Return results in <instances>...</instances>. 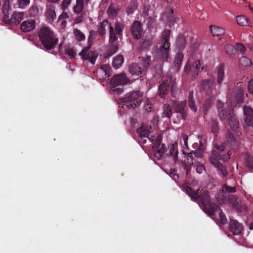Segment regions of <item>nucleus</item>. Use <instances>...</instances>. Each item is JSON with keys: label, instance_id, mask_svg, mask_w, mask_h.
Segmentation results:
<instances>
[{"label": "nucleus", "instance_id": "obj_1", "mask_svg": "<svg viewBox=\"0 0 253 253\" xmlns=\"http://www.w3.org/2000/svg\"><path fill=\"white\" fill-rule=\"evenodd\" d=\"M239 142L233 135L231 130H228L226 136V141L221 145H216V150H213L209 160L220 173V175L225 177L228 175V172L225 166L219 161L227 162L230 158L231 152L228 150V148L235 151L238 148Z\"/></svg>", "mask_w": 253, "mask_h": 253}, {"label": "nucleus", "instance_id": "obj_2", "mask_svg": "<svg viewBox=\"0 0 253 253\" xmlns=\"http://www.w3.org/2000/svg\"><path fill=\"white\" fill-rule=\"evenodd\" d=\"M184 188L187 195L197 202L207 214L212 209L213 206L216 205L211 203L210 193L207 190L198 189L194 191L188 186H184Z\"/></svg>", "mask_w": 253, "mask_h": 253}, {"label": "nucleus", "instance_id": "obj_3", "mask_svg": "<svg viewBox=\"0 0 253 253\" xmlns=\"http://www.w3.org/2000/svg\"><path fill=\"white\" fill-rule=\"evenodd\" d=\"M39 41L46 51L54 49L58 43V39L54 32L47 26L42 27L38 32Z\"/></svg>", "mask_w": 253, "mask_h": 253}, {"label": "nucleus", "instance_id": "obj_4", "mask_svg": "<svg viewBox=\"0 0 253 253\" xmlns=\"http://www.w3.org/2000/svg\"><path fill=\"white\" fill-rule=\"evenodd\" d=\"M170 30L165 29L162 33L160 46L156 51L157 57L162 62H167L169 57V42Z\"/></svg>", "mask_w": 253, "mask_h": 253}, {"label": "nucleus", "instance_id": "obj_5", "mask_svg": "<svg viewBox=\"0 0 253 253\" xmlns=\"http://www.w3.org/2000/svg\"><path fill=\"white\" fill-rule=\"evenodd\" d=\"M218 115L222 121L228 122L231 130L236 132L239 128V121L233 112L231 107L229 106L218 111Z\"/></svg>", "mask_w": 253, "mask_h": 253}, {"label": "nucleus", "instance_id": "obj_6", "mask_svg": "<svg viewBox=\"0 0 253 253\" xmlns=\"http://www.w3.org/2000/svg\"><path fill=\"white\" fill-rule=\"evenodd\" d=\"M143 96V92L137 90L129 92L125 95V96L121 98V102L123 103L122 108H124L126 106L128 108H135L141 103L140 97Z\"/></svg>", "mask_w": 253, "mask_h": 253}, {"label": "nucleus", "instance_id": "obj_7", "mask_svg": "<svg viewBox=\"0 0 253 253\" xmlns=\"http://www.w3.org/2000/svg\"><path fill=\"white\" fill-rule=\"evenodd\" d=\"M204 153V146L202 143H200V145L198 149L195 151H193L187 154V162H185L184 169H186V174H188L190 170V166L193 165L195 158H202Z\"/></svg>", "mask_w": 253, "mask_h": 253}, {"label": "nucleus", "instance_id": "obj_8", "mask_svg": "<svg viewBox=\"0 0 253 253\" xmlns=\"http://www.w3.org/2000/svg\"><path fill=\"white\" fill-rule=\"evenodd\" d=\"M118 40V37L116 36L114 28L110 26L109 30V47L107 51V56L109 57L116 53L118 50V44L115 42Z\"/></svg>", "mask_w": 253, "mask_h": 253}, {"label": "nucleus", "instance_id": "obj_9", "mask_svg": "<svg viewBox=\"0 0 253 253\" xmlns=\"http://www.w3.org/2000/svg\"><path fill=\"white\" fill-rule=\"evenodd\" d=\"M161 141V137L157 136L152 148L154 156L159 160L162 158L166 151L165 144L162 143Z\"/></svg>", "mask_w": 253, "mask_h": 253}, {"label": "nucleus", "instance_id": "obj_10", "mask_svg": "<svg viewBox=\"0 0 253 253\" xmlns=\"http://www.w3.org/2000/svg\"><path fill=\"white\" fill-rule=\"evenodd\" d=\"M200 67V61L195 60L193 58H190L185 66L184 72L187 74H191L193 76H197L198 74Z\"/></svg>", "mask_w": 253, "mask_h": 253}, {"label": "nucleus", "instance_id": "obj_11", "mask_svg": "<svg viewBox=\"0 0 253 253\" xmlns=\"http://www.w3.org/2000/svg\"><path fill=\"white\" fill-rule=\"evenodd\" d=\"M172 81V76L168 74L159 86V95L161 98H164L169 92Z\"/></svg>", "mask_w": 253, "mask_h": 253}, {"label": "nucleus", "instance_id": "obj_12", "mask_svg": "<svg viewBox=\"0 0 253 253\" xmlns=\"http://www.w3.org/2000/svg\"><path fill=\"white\" fill-rule=\"evenodd\" d=\"M186 105L187 102L186 100L182 101H174L171 104V107L174 110L175 113L180 114L182 118L185 119L187 116Z\"/></svg>", "mask_w": 253, "mask_h": 253}, {"label": "nucleus", "instance_id": "obj_13", "mask_svg": "<svg viewBox=\"0 0 253 253\" xmlns=\"http://www.w3.org/2000/svg\"><path fill=\"white\" fill-rule=\"evenodd\" d=\"M207 214L209 216L211 217L212 216L216 217L218 220L222 224H225L227 223V220L225 215L219 206L217 205L213 206L212 209Z\"/></svg>", "mask_w": 253, "mask_h": 253}, {"label": "nucleus", "instance_id": "obj_14", "mask_svg": "<svg viewBox=\"0 0 253 253\" xmlns=\"http://www.w3.org/2000/svg\"><path fill=\"white\" fill-rule=\"evenodd\" d=\"M236 192L235 187H230L226 184L222 185L221 189L218 191L216 198L218 201H220L227 198L230 193H234Z\"/></svg>", "mask_w": 253, "mask_h": 253}, {"label": "nucleus", "instance_id": "obj_15", "mask_svg": "<svg viewBox=\"0 0 253 253\" xmlns=\"http://www.w3.org/2000/svg\"><path fill=\"white\" fill-rule=\"evenodd\" d=\"M244 99V91L241 88L234 89L230 95V104L233 106L242 103Z\"/></svg>", "mask_w": 253, "mask_h": 253}, {"label": "nucleus", "instance_id": "obj_16", "mask_svg": "<svg viewBox=\"0 0 253 253\" xmlns=\"http://www.w3.org/2000/svg\"><path fill=\"white\" fill-rule=\"evenodd\" d=\"M137 133L140 137L141 141L143 144H145L147 142V138L149 139L151 142L153 139L151 137H149L150 130L148 126L144 124H142L141 126L137 128L136 131Z\"/></svg>", "mask_w": 253, "mask_h": 253}, {"label": "nucleus", "instance_id": "obj_17", "mask_svg": "<svg viewBox=\"0 0 253 253\" xmlns=\"http://www.w3.org/2000/svg\"><path fill=\"white\" fill-rule=\"evenodd\" d=\"M220 202L223 203H228L232 208L239 212L242 211V206L240 200L234 195H228V197Z\"/></svg>", "mask_w": 253, "mask_h": 253}, {"label": "nucleus", "instance_id": "obj_18", "mask_svg": "<svg viewBox=\"0 0 253 253\" xmlns=\"http://www.w3.org/2000/svg\"><path fill=\"white\" fill-rule=\"evenodd\" d=\"M89 47L84 48L80 55L84 59L88 60L92 64H94L98 56V53L96 51H89Z\"/></svg>", "mask_w": 253, "mask_h": 253}, {"label": "nucleus", "instance_id": "obj_19", "mask_svg": "<svg viewBox=\"0 0 253 253\" xmlns=\"http://www.w3.org/2000/svg\"><path fill=\"white\" fill-rule=\"evenodd\" d=\"M214 84V80L208 79L203 80L201 83V88L208 95H211L213 92V87Z\"/></svg>", "mask_w": 253, "mask_h": 253}, {"label": "nucleus", "instance_id": "obj_20", "mask_svg": "<svg viewBox=\"0 0 253 253\" xmlns=\"http://www.w3.org/2000/svg\"><path fill=\"white\" fill-rule=\"evenodd\" d=\"M129 80L124 74L115 75L111 80L110 84L112 86L122 85L126 84Z\"/></svg>", "mask_w": 253, "mask_h": 253}, {"label": "nucleus", "instance_id": "obj_21", "mask_svg": "<svg viewBox=\"0 0 253 253\" xmlns=\"http://www.w3.org/2000/svg\"><path fill=\"white\" fill-rule=\"evenodd\" d=\"M229 230L234 235H240L243 230V225L237 220L231 219L229 223Z\"/></svg>", "mask_w": 253, "mask_h": 253}, {"label": "nucleus", "instance_id": "obj_22", "mask_svg": "<svg viewBox=\"0 0 253 253\" xmlns=\"http://www.w3.org/2000/svg\"><path fill=\"white\" fill-rule=\"evenodd\" d=\"M131 32L132 36L135 39H139L141 37L142 29L141 23L137 20L135 21L131 26Z\"/></svg>", "mask_w": 253, "mask_h": 253}, {"label": "nucleus", "instance_id": "obj_23", "mask_svg": "<svg viewBox=\"0 0 253 253\" xmlns=\"http://www.w3.org/2000/svg\"><path fill=\"white\" fill-rule=\"evenodd\" d=\"M35 20L28 19L23 21L20 26V29L23 32H29L33 30L35 27Z\"/></svg>", "mask_w": 253, "mask_h": 253}, {"label": "nucleus", "instance_id": "obj_24", "mask_svg": "<svg viewBox=\"0 0 253 253\" xmlns=\"http://www.w3.org/2000/svg\"><path fill=\"white\" fill-rule=\"evenodd\" d=\"M244 112L246 117V123L249 126H253V111L249 107H245Z\"/></svg>", "mask_w": 253, "mask_h": 253}, {"label": "nucleus", "instance_id": "obj_25", "mask_svg": "<svg viewBox=\"0 0 253 253\" xmlns=\"http://www.w3.org/2000/svg\"><path fill=\"white\" fill-rule=\"evenodd\" d=\"M184 55L182 53L179 52L176 55L173 64V68L175 71H179L181 65Z\"/></svg>", "mask_w": 253, "mask_h": 253}, {"label": "nucleus", "instance_id": "obj_26", "mask_svg": "<svg viewBox=\"0 0 253 253\" xmlns=\"http://www.w3.org/2000/svg\"><path fill=\"white\" fill-rule=\"evenodd\" d=\"M111 68L109 65H102L99 70L97 71V74H104V75L102 76L103 79H105L111 76Z\"/></svg>", "mask_w": 253, "mask_h": 253}, {"label": "nucleus", "instance_id": "obj_27", "mask_svg": "<svg viewBox=\"0 0 253 253\" xmlns=\"http://www.w3.org/2000/svg\"><path fill=\"white\" fill-rule=\"evenodd\" d=\"M169 155L173 157L174 161H176L178 160V154L177 143L169 145Z\"/></svg>", "mask_w": 253, "mask_h": 253}, {"label": "nucleus", "instance_id": "obj_28", "mask_svg": "<svg viewBox=\"0 0 253 253\" xmlns=\"http://www.w3.org/2000/svg\"><path fill=\"white\" fill-rule=\"evenodd\" d=\"M186 45V39L183 35H179L176 41L175 46L179 50H183Z\"/></svg>", "mask_w": 253, "mask_h": 253}, {"label": "nucleus", "instance_id": "obj_29", "mask_svg": "<svg viewBox=\"0 0 253 253\" xmlns=\"http://www.w3.org/2000/svg\"><path fill=\"white\" fill-rule=\"evenodd\" d=\"M224 64H221L218 67L217 72V82L219 85L222 84L224 78Z\"/></svg>", "mask_w": 253, "mask_h": 253}, {"label": "nucleus", "instance_id": "obj_30", "mask_svg": "<svg viewBox=\"0 0 253 253\" xmlns=\"http://www.w3.org/2000/svg\"><path fill=\"white\" fill-rule=\"evenodd\" d=\"M129 72L132 75L139 76L142 73L141 68L136 63H132L129 67Z\"/></svg>", "mask_w": 253, "mask_h": 253}, {"label": "nucleus", "instance_id": "obj_31", "mask_svg": "<svg viewBox=\"0 0 253 253\" xmlns=\"http://www.w3.org/2000/svg\"><path fill=\"white\" fill-rule=\"evenodd\" d=\"M210 30L213 36H220L225 33V30L223 28L214 25L211 26Z\"/></svg>", "mask_w": 253, "mask_h": 253}, {"label": "nucleus", "instance_id": "obj_32", "mask_svg": "<svg viewBox=\"0 0 253 253\" xmlns=\"http://www.w3.org/2000/svg\"><path fill=\"white\" fill-rule=\"evenodd\" d=\"M170 92L172 97L176 98L179 94L180 91L177 87L175 79L172 77L171 83H170Z\"/></svg>", "mask_w": 253, "mask_h": 253}, {"label": "nucleus", "instance_id": "obj_33", "mask_svg": "<svg viewBox=\"0 0 253 253\" xmlns=\"http://www.w3.org/2000/svg\"><path fill=\"white\" fill-rule=\"evenodd\" d=\"M245 165L250 169H253V156L248 153L245 154Z\"/></svg>", "mask_w": 253, "mask_h": 253}, {"label": "nucleus", "instance_id": "obj_34", "mask_svg": "<svg viewBox=\"0 0 253 253\" xmlns=\"http://www.w3.org/2000/svg\"><path fill=\"white\" fill-rule=\"evenodd\" d=\"M111 25H109L108 22L106 19H105L100 22L99 25L98 32L99 35L103 36L106 34V27H109L110 28Z\"/></svg>", "mask_w": 253, "mask_h": 253}, {"label": "nucleus", "instance_id": "obj_35", "mask_svg": "<svg viewBox=\"0 0 253 253\" xmlns=\"http://www.w3.org/2000/svg\"><path fill=\"white\" fill-rule=\"evenodd\" d=\"M252 64L251 60L246 56H243L239 60V65L242 68L250 67Z\"/></svg>", "mask_w": 253, "mask_h": 253}, {"label": "nucleus", "instance_id": "obj_36", "mask_svg": "<svg viewBox=\"0 0 253 253\" xmlns=\"http://www.w3.org/2000/svg\"><path fill=\"white\" fill-rule=\"evenodd\" d=\"M124 57L121 55H117L115 58H114L112 65L113 66L116 68H119L124 62Z\"/></svg>", "mask_w": 253, "mask_h": 253}, {"label": "nucleus", "instance_id": "obj_37", "mask_svg": "<svg viewBox=\"0 0 253 253\" xmlns=\"http://www.w3.org/2000/svg\"><path fill=\"white\" fill-rule=\"evenodd\" d=\"M188 105L191 110L194 112L197 111V107L195 105V101L193 98V91H190L189 92L188 98Z\"/></svg>", "mask_w": 253, "mask_h": 253}, {"label": "nucleus", "instance_id": "obj_38", "mask_svg": "<svg viewBox=\"0 0 253 253\" xmlns=\"http://www.w3.org/2000/svg\"><path fill=\"white\" fill-rule=\"evenodd\" d=\"M9 10V0H5L2 6V12L4 19L8 18Z\"/></svg>", "mask_w": 253, "mask_h": 253}, {"label": "nucleus", "instance_id": "obj_39", "mask_svg": "<svg viewBox=\"0 0 253 253\" xmlns=\"http://www.w3.org/2000/svg\"><path fill=\"white\" fill-rule=\"evenodd\" d=\"M236 22L241 26H248V19L244 15H238L236 17Z\"/></svg>", "mask_w": 253, "mask_h": 253}, {"label": "nucleus", "instance_id": "obj_40", "mask_svg": "<svg viewBox=\"0 0 253 253\" xmlns=\"http://www.w3.org/2000/svg\"><path fill=\"white\" fill-rule=\"evenodd\" d=\"M137 7V3L136 1H131L129 5L126 8V12L127 14H130L133 13Z\"/></svg>", "mask_w": 253, "mask_h": 253}, {"label": "nucleus", "instance_id": "obj_41", "mask_svg": "<svg viewBox=\"0 0 253 253\" xmlns=\"http://www.w3.org/2000/svg\"><path fill=\"white\" fill-rule=\"evenodd\" d=\"M23 17V14L21 12H14L11 18V21L15 24H18L22 20Z\"/></svg>", "mask_w": 253, "mask_h": 253}, {"label": "nucleus", "instance_id": "obj_42", "mask_svg": "<svg viewBox=\"0 0 253 253\" xmlns=\"http://www.w3.org/2000/svg\"><path fill=\"white\" fill-rule=\"evenodd\" d=\"M84 0H77L76 4L74 7V11L79 14L82 12L84 8Z\"/></svg>", "mask_w": 253, "mask_h": 253}, {"label": "nucleus", "instance_id": "obj_43", "mask_svg": "<svg viewBox=\"0 0 253 253\" xmlns=\"http://www.w3.org/2000/svg\"><path fill=\"white\" fill-rule=\"evenodd\" d=\"M124 29V26L123 24L116 22L115 24V34L116 35H122Z\"/></svg>", "mask_w": 253, "mask_h": 253}, {"label": "nucleus", "instance_id": "obj_44", "mask_svg": "<svg viewBox=\"0 0 253 253\" xmlns=\"http://www.w3.org/2000/svg\"><path fill=\"white\" fill-rule=\"evenodd\" d=\"M212 103L213 101L211 97H210L209 98L205 100L204 103L203 104V110L204 111L205 114L207 113L208 110L211 107Z\"/></svg>", "mask_w": 253, "mask_h": 253}, {"label": "nucleus", "instance_id": "obj_45", "mask_svg": "<svg viewBox=\"0 0 253 253\" xmlns=\"http://www.w3.org/2000/svg\"><path fill=\"white\" fill-rule=\"evenodd\" d=\"M74 34L76 39L78 41H83L85 40V37L84 34L78 29L74 30Z\"/></svg>", "mask_w": 253, "mask_h": 253}, {"label": "nucleus", "instance_id": "obj_46", "mask_svg": "<svg viewBox=\"0 0 253 253\" xmlns=\"http://www.w3.org/2000/svg\"><path fill=\"white\" fill-rule=\"evenodd\" d=\"M171 107L169 104H165L163 112V115L168 118H170L171 116Z\"/></svg>", "mask_w": 253, "mask_h": 253}, {"label": "nucleus", "instance_id": "obj_47", "mask_svg": "<svg viewBox=\"0 0 253 253\" xmlns=\"http://www.w3.org/2000/svg\"><path fill=\"white\" fill-rule=\"evenodd\" d=\"M211 130L212 133H216L218 130V123L217 121L211 120L210 122Z\"/></svg>", "mask_w": 253, "mask_h": 253}, {"label": "nucleus", "instance_id": "obj_48", "mask_svg": "<svg viewBox=\"0 0 253 253\" xmlns=\"http://www.w3.org/2000/svg\"><path fill=\"white\" fill-rule=\"evenodd\" d=\"M173 10L172 9H170L169 12L165 13V15L168 17V21L169 25L173 24L174 23V18L173 16Z\"/></svg>", "mask_w": 253, "mask_h": 253}, {"label": "nucleus", "instance_id": "obj_49", "mask_svg": "<svg viewBox=\"0 0 253 253\" xmlns=\"http://www.w3.org/2000/svg\"><path fill=\"white\" fill-rule=\"evenodd\" d=\"M46 15L47 17H50L52 21L56 18L55 11L52 8H47L46 11Z\"/></svg>", "mask_w": 253, "mask_h": 253}, {"label": "nucleus", "instance_id": "obj_50", "mask_svg": "<svg viewBox=\"0 0 253 253\" xmlns=\"http://www.w3.org/2000/svg\"><path fill=\"white\" fill-rule=\"evenodd\" d=\"M66 54L68 55L70 58H74L76 55V51L71 48H68L65 50Z\"/></svg>", "mask_w": 253, "mask_h": 253}, {"label": "nucleus", "instance_id": "obj_51", "mask_svg": "<svg viewBox=\"0 0 253 253\" xmlns=\"http://www.w3.org/2000/svg\"><path fill=\"white\" fill-rule=\"evenodd\" d=\"M235 50L240 52L242 54H244L245 52L246 48L243 44L237 43L235 47Z\"/></svg>", "mask_w": 253, "mask_h": 253}, {"label": "nucleus", "instance_id": "obj_52", "mask_svg": "<svg viewBox=\"0 0 253 253\" xmlns=\"http://www.w3.org/2000/svg\"><path fill=\"white\" fill-rule=\"evenodd\" d=\"M224 49L226 52L228 54H232L235 50V47L230 44H227L224 46Z\"/></svg>", "mask_w": 253, "mask_h": 253}, {"label": "nucleus", "instance_id": "obj_53", "mask_svg": "<svg viewBox=\"0 0 253 253\" xmlns=\"http://www.w3.org/2000/svg\"><path fill=\"white\" fill-rule=\"evenodd\" d=\"M68 18V15L66 12H63L58 17V21H61V24H64L66 21L65 19Z\"/></svg>", "mask_w": 253, "mask_h": 253}, {"label": "nucleus", "instance_id": "obj_54", "mask_svg": "<svg viewBox=\"0 0 253 253\" xmlns=\"http://www.w3.org/2000/svg\"><path fill=\"white\" fill-rule=\"evenodd\" d=\"M151 63V58L150 57H147L144 59L143 61V66L145 68L147 69L150 65Z\"/></svg>", "mask_w": 253, "mask_h": 253}, {"label": "nucleus", "instance_id": "obj_55", "mask_svg": "<svg viewBox=\"0 0 253 253\" xmlns=\"http://www.w3.org/2000/svg\"><path fill=\"white\" fill-rule=\"evenodd\" d=\"M71 1V0H63L61 6L62 9L65 10L69 5Z\"/></svg>", "mask_w": 253, "mask_h": 253}, {"label": "nucleus", "instance_id": "obj_56", "mask_svg": "<svg viewBox=\"0 0 253 253\" xmlns=\"http://www.w3.org/2000/svg\"><path fill=\"white\" fill-rule=\"evenodd\" d=\"M152 44L151 41L148 40H145L143 41L141 44V47L143 48H147L148 47H149Z\"/></svg>", "mask_w": 253, "mask_h": 253}, {"label": "nucleus", "instance_id": "obj_57", "mask_svg": "<svg viewBox=\"0 0 253 253\" xmlns=\"http://www.w3.org/2000/svg\"><path fill=\"white\" fill-rule=\"evenodd\" d=\"M248 90L249 92L253 95V79H251L248 83Z\"/></svg>", "mask_w": 253, "mask_h": 253}, {"label": "nucleus", "instance_id": "obj_58", "mask_svg": "<svg viewBox=\"0 0 253 253\" xmlns=\"http://www.w3.org/2000/svg\"><path fill=\"white\" fill-rule=\"evenodd\" d=\"M29 2V0H19V6L22 8L28 5Z\"/></svg>", "mask_w": 253, "mask_h": 253}, {"label": "nucleus", "instance_id": "obj_59", "mask_svg": "<svg viewBox=\"0 0 253 253\" xmlns=\"http://www.w3.org/2000/svg\"><path fill=\"white\" fill-rule=\"evenodd\" d=\"M84 17L82 14L75 18L74 22L75 24H78L79 23L82 22L84 20Z\"/></svg>", "mask_w": 253, "mask_h": 253}, {"label": "nucleus", "instance_id": "obj_60", "mask_svg": "<svg viewBox=\"0 0 253 253\" xmlns=\"http://www.w3.org/2000/svg\"><path fill=\"white\" fill-rule=\"evenodd\" d=\"M182 138L184 142V144L185 147H188V136L187 134H182Z\"/></svg>", "mask_w": 253, "mask_h": 253}, {"label": "nucleus", "instance_id": "obj_61", "mask_svg": "<svg viewBox=\"0 0 253 253\" xmlns=\"http://www.w3.org/2000/svg\"><path fill=\"white\" fill-rule=\"evenodd\" d=\"M95 38V32L93 31L90 32V34L88 37V41L90 42L91 41H93Z\"/></svg>", "mask_w": 253, "mask_h": 253}, {"label": "nucleus", "instance_id": "obj_62", "mask_svg": "<svg viewBox=\"0 0 253 253\" xmlns=\"http://www.w3.org/2000/svg\"><path fill=\"white\" fill-rule=\"evenodd\" d=\"M203 169V166H198L196 168V171L198 173H201Z\"/></svg>", "mask_w": 253, "mask_h": 253}, {"label": "nucleus", "instance_id": "obj_63", "mask_svg": "<svg viewBox=\"0 0 253 253\" xmlns=\"http://www.w3.org/2000/svg\"><path fill=\"white\" fill-rule=\"evenodd\" d=\"M171 177L173 180H174L175 181H176L178 179L179 176H178V175L176 173H173L172 176H171Z\"/></svg>", "mask_w": 253, "mask_h": 253}, {"label": "nucleus", "instance_id": "obj_64", "mask_svg": "<svg viewBox=\"0 0 253 253\" xmlns=\"http://www.w3.org/2000/svg\"><path fill=\"white\" fill-rule=\"evenodd\" d=\"M114 90L116 91L119 93H121L123 92V88L121 87L116 88Z\"/></svg>", "mask_w": 253, "mask_h": 253}]
</instances>
